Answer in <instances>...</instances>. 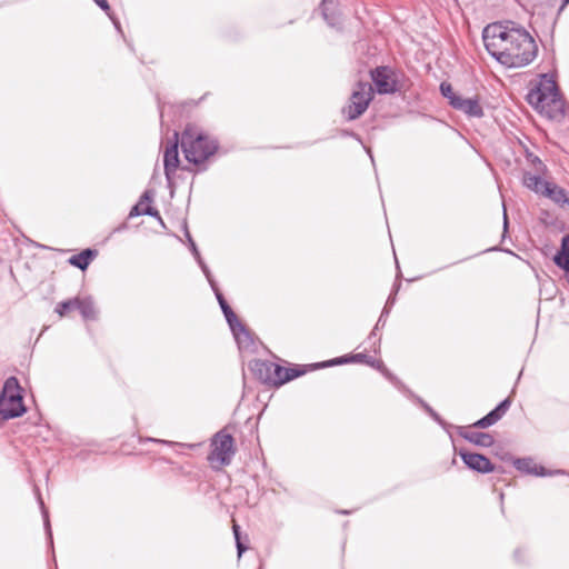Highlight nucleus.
<instances>
[{"instance_id": "f257e3e1", "label": "nucleus", "mask_w": 569, "mask_h": 569, "mask_svg": "<svg viewBox=\"0 0 569 569\" xmlns=\"http://www.w3.org/2000/svg\"><path fill=\"white\" fill-rule=\"evenodd\" d=\"M482 40L489 54L508 68L526 67L538 53L532 36L513 21L488 24L482 31Z\"/></svg>"}, {"instance_id": "f03ea898", "label": "nucleus", "mask_w": 569, "mask_h": 569, "mask_svg": "<svg viewBox=\"0 0 569 569\" xmlns=\"http://www.w3.org/2000/svg\"><path fill=\"white\" fill-rule=\"evenodd\" d=\"M528 102L540 112H546L550 118L566 114V102L560 90L549 74H542L541 81L527 96Z\"/></svg>"}, {"instance_id": "7ed1b4c3", "label": "nucleus", "mask_w": 569, "mask_h": 569, "mask_svg": "<svg viewBox=\"0 0 569 569\" xmlns=\"http://www.w3.org/2000/svg\"><path fill=\"white\" fill-rule=\"evenodd\" d=\"M180 144L188 162L202 164L218 150V141L200 132L193 126H187L181 133Z\"/></svg>"}, {"instance_id": "20e7f679", "label": "nucleus", "mask_w": 569, "mask_h": 569, "mask_svg": "<svg viewBox=\"0 0 569 569\" xmlns=\"http://www.w3.org/2000/svg\"><path fill=\"white\" fill-rule=\"evenodd\" d=\"M26 412L21 388L17 378L10 377L4 382L0 395V421L20 417Z\"/></svg>"}, {"instance_id": "39448f33", "label": "nucleus", "mask_w": 569, "mask_h": 569, "mask_svg": "<svg viewBox=\"0 0 569 569\" xmlns=\"http://www.w3.org/2000/svg\"><path fill=\"white\" fill-rule=\"evenodd\" d=\"M373 98V89L369 82H358L350 97V103L342 109L348 120H356L368 108Z\"/></svg>"}, {"instance_id": "423d86ee", "label": "nucleus", "mask_w": 569, "mask_h": 569, "mask_svg": "<svg viewBox=\"0 0 569 569\" xmlns=\"http://www.w3.org/2000/svg\"><path fill=\"white\" fill-rule=\"evenodd\" d=\"M212 459H216L223 466H228L234 453V440L233 437L224 430L218 431L212 438Z\"/></svg>"}, {"instance_id": "0eeeda50", "label": "nucleus", "mask_w": 569, "mask_h": 569, "mask_svg": "<svg viewBox=\"0 0 569 569\" xmlns=\"http://www.w3.org/2000/svg\"><path fill=\"white\" fill-rule=\"evenodd\" d=\"M220 308L237 342L239 345H248L251 341L249 330L238 319L229 303L227 301H222Z\"/></svg>"}, {"instance_id": "6e6552de", "label": "nucleus", "mask_w": 569, "mask_h": 569, "mask_svg": "<svg viewBox=\"0 0 569 569\" xmlns=\"http://www.w3.org/2000/svg\"><path fill=\"white\" fill-rule=\"evenodd\" d=\"M179 133L174 131L172 140L167 142L163 151L164 174L168 180L176 173L179 160Z\"/></svg>"}, {"instance_id": "1a4fd4ad", "label": "nucleus", "mask_w": 569, "mask_h": 569, "mask_svg": "<svg viewBox=\"0 0 569 569\" xmlns=\"http://www.w3.org/2000/svg\"><path fill=\"white\" fill-rule=\"evenodd\" d=\"M458 455L462 459L463 463L473 471L489 473L495 470L493 463L481 453L468 452L460 449Z\"/></svg>"}, {"instance_id": "9d476101", "label": "nucleus", "mask_w": 569, "mask_h": 569, "mask_svg": "<svg viewBox=\"0 0 569 569\" xmlns=\"http://www.w3.org/2000/svg\"><path fill=\"white\" fill-rule=\"evenodd\" d=\"M511 399L508 397L499 402L496 408L489 411L485 417L472 423L473 428L486 429L498 422L509 410Z\"/></svg>"}, {"instance_id": "9b49d317", "label": "nucleus", "mask_w": 569, "mask_h": 569, "mask_svg": "<svg viewBox=\"0 0 569 569\" xmlns=\"http://www.w3.org/2000/svg\"><path fill=\"white\" fill-rule=\"evenodd\" d=\"M371 79L380 94L395 93L398 90L396 81L390 79L386 67L371 70Z\"/></svg>"}, {"instance_id": "f8f14e48", "label": "nucleus", "mask_w": 569, "mask_h": 569, "mask_svg": "<svg viewBox=\"0 0 569 569\" xmlns=\"http://www.w3.org/2000/svg\"><path fill=\"white\" fill-rule=\"evenodd\" d=\"M378 361L379 360H376L372 357H370L363 352H360V353H355V355H349V356L337 357L331 360L317 363V365H315V367L316 368H327V367L345 365V363H349V362H357V363H366V365L377 369Z\"/></svg>"}, {"instance_id": "ddd939ff", "label": "nucleus", "mask_w": 569, "mask_h": 569, "mask_svg": "<svg viewBox=\"0 0 569 569\" xmlns=\"http://www.w3.org/2000/svg\"><path fill=\"white\" fill-rule=\"evenodd\" d=\"M152 197H153L152 191L146 190L142 193V196L140 197V200L138 201V203H136L131 208L128 218L130 219L133 217L146 214V216L154 217L160 222H162L159 211L150 204L152 202Z\"/></svg>"}, {"instance_id": "4468645a", "label": "nucleus", "mask_w": 569, "mask_h": 569, "mask_svg": "<svg viewBox=\"0 0 569 569\" xmlns=\"http://www.w3.org/2000/svg\"><path fill=\"white\" fill-rule=\"evenodd\" d=\"M322 18L331 28L340 29L342 27L341 12L335 0H322L320 4Z\"/></svg>"}, {"instance_id": "2eb2a0df", "label": "nucleus", "mask_w": 569, "mask_h": 569, "mask_svg": "<svg viewBox=\"0 0 569 569\" xmlns=\"http://www.w3.org/2000/svg\"><path fill=\"white\" fill-rule=\"evenodd\" d=\"M453 109L463 112L470 118L483 117V109L478 98H463L456 99Z\"/></svg>"}, {"instance_id": "dca6fc26", "label": "nucleus", "mask_w": 569, "mask_h": 569, "mask_svg": "<svg viewBox=\"0 0 569 569\" xmlns=\"http://www.w3.org/2000/svg\"><path fill=\"white\" fill-rule=\"evenodd\" d=\"M458 433L460 437L478 447L489 448L495 443V438L487 432L469 431L465 427H459Z\"/></svg>"}, {"instance_id": "f3484780", "label": "nucleus", "mask_w": 569, "mask_h": 569, "mask_svg": "<svg viewBox=\"0 0 569 569\" xmlns=\"http://www.w3.org/2000/svg\"><path fill=\"white\" fill-rule=\"evenodd\" d=\"M542 174L543 173L525 171L522 174V184L529 190L543 196L545 189L548 188L550 182L543 180Z\"/></svg>"}, {"instance_id": "a211bd4d", "label": "nucleus", "mask_w": 569, "mask_h": 569, "mask_svg": "<svg viewBox=\"0 0 569 569\" xmlns=\"http://www.w3.org/2000/svg\"><path fill=\"white\" fill-rule=\"evenodd\" d=\"M272 363L273 362L264 360H253L250 362L249 368L261 382L271 385Z\"/></svg>"}, {"instance_id": "6ab92c4d", "label": "nucleus", "mask_w": 569, "mask_h": 569, "mask_svg": "<svg viewBox=\"0 0 569 569\" xmlns=\"http://www.w3.org/2000/svg\"><path fill=\"white\" fill-rule=\"evenodd\" d=\"M543 196L548 197L560 207H567L569 209V197L563 188L550 182L548 188L545 189Z\"/></svg>"}, {"instance_id": "aec40b11", "label": "nucleus", "mask_w": 569, "mask_h": 569, "mask_svg": "<svg viewBox=\"0 0 569 569\" xmlns=\"http://www.w3.org/2000/svg\"><path fill=\"white\" fill-rule=\"evenodd\" d=\"M553 262L560 269H569V233L561 239V246L553 257Z\"/></svg>"}, {"instance_id": "412c9836", "label": "nucleus", "mask_w": 569, "mask_h": 569, "mask_svg": "<svg viewBox=\"0 0 569 569\" xmlns=\"http://www.w3.org/2000/svg\"><path fill=\"white\" fill-rule=\"evenodd\" d=\"M97 256V251L91 249H86L78 254L70 257L69 263L74 266L81 270H86L91 262V260Z\"/></svg>"}, {"instance_id": "4be33fe9", "label": "nucleus", "mask_w": 569, "mask_h": 569, "mask_svg": "<svg viewBox=\"0 0 569 569\" xmlns=\"http://www.w3.org/2000/svg\"><path fill=\"white\" fill-rule=\"evenodd\" d=\"M81 300L82 298L81 297H74V298H71V299H68V300H64V301H61L59 302L57 306H56V309L54 311L60 316V317H66L68 316L71 311H79V308H80V305H81Z\"/></svg>"}, {"instance_id": "5701e85b", "label": "nucleus", "mask_w": 569, "mask_h": 569, "mask_svg": "<svg viewBox=\"0 0 569 569\" xmlns=\"http://www.w3.org/2000/svg\"><path fill=\"white\" fill-rule=\"evenodd\" d=\"M79 312L84 320H92L97 317V310L91 298L82 297Z\"/></svg>"}, {"instance_id": "b1692460", "label": "nucleus", "mask_w": 569, "mask_h": 569, "mask_svg": "<svg viewBox=\"0 0 569 569\" xmlns=\"http://www.w3.org/2000/svg\"><path fill=\"white\" fill-rule=\"evenodd\" d=\"M187 238H188V241H189V248L194 257V259L197 260L199 267L201 268L202 272L204 276H210V269L209 267L206 264V262L203 261V259L201 258V254L197 248V244L196 242L193 241V239L191 238L190 233L187 231Z\"/></svg>"}, {"instance_id": "393cba45", "label": "nucleus", "mask_w": 569, "mask_h": 569, "mask_svg": "<svg viewBox=\"0 0 569 569\" xmlns=\"http://www.w3.org/2000/svg\"><path fill=\"white\" fill-rule=\"evenodd\" d=\"M377 369L400 391L406 393V389H408L392 372H390L382 361L377 362Z\"/></svg>"}, {"instance_id": "a878e982", "label": "nucleus", "mask_w": 569, "mask_h": 569, "mask_svg": "<svg viewBox=\"0 0 569 569\" xmlns=\"http://www.w3.org/2000/svg\"><path fill=\"white\" fill-rule=\"evenodd\" d=\"M525 154H526V160L532 167L533 172H537V173L546 172L547 167L538 156H536L528 149H526Z\"/></svg>"}, {"instance_id": "bb28decb", "label": "nucleus", "mask_w": 569, "mask_h": 569, "mask_svg": "<svg viewBox=\"0 0 569 569\" xmlns=\"http://www.w3.org/2000/svg\"><path fill=\"white\" fill-rule=\"evenodd\" d=\"M283 376H288V368L277 363H272V381L271 386H282L287 381H282Z\"/></svg>"}, {"instance_id": "cd10ccee", "label": "nucleus", "mask_w": 569, "mask_h": 569, "mask_svg": "<svg viewBox=\"0 0 569 569\" xmlns=\"http://www.w3.org/2000/svg\"><path fill=\"white\" fill-rule=\"evenodd\" d=\"M513 466L520 472L532 475V468H536L531 458H517L513 460Z\"/></svg>"}, {"instance_id": "c85d7f7f", "label": "nucleus", "mask_w": 569, "mask_h": 569, "mask_svg": "<svg viewBox=\"0 0 569 569\" xmlns=\"http://www.w3.org/2000/svg\"><path fill=\"white\" fill-rule=\"evenodd\" d=\"M439 89L441 94L448 99L449 104L453 108L456 99H459L460 96L453 91L452 86L447 81L441 82Z\"/></svg>"}, {"instance_id": "c756f323", "label": "nucleus", "mask_w": 569, "mask_h": 569, "mask_svg": "<svg viewBox=\"0 0 569 569\" xmlns=\"http://www.w3.org/2000/svg\"><path fill=\"white\" fill-rule=\"evenodd\" d=\"M566 471L561 469L556 470H549L542 466H536V468H532V475L539 476V477H551L556 475H565Z\"/></svg>"}, {"instance_id": "7c9ffc66", "label": "nucleus", "mask_w": 569, "mask_h": 569, "mask_svg": "<svg viewBox=\"0 0 569 569\" xmlns=\"http://www.w3.org/2000/svg\"><path fill=\"white\" fill-rule=\"evenodd\" d=\"M212 291L214 292V296L219 302V306L222 305V301H227L222 295V292L220 291L216 280L213 279L212 274L210 273V276H206Z\"/></svg>"}, {"instance_id": "2f4dec72", "label": "nucleus", "mask_w": 569, "mask_h": 569, "mask_svg": "<svg viewBox=\"0 0 569 569\" xmlns=\"http://www.w3.org/2000/svg\"><path fill=\"white\" fill-rule=\"evenodd\" d=\"M303 373H306V370L301 369L300 367L288 368V376H283L282 381L289 382L292 379L302 376Z\"/></svg>"}, {"instance_id": "473e14b6", "label": "nucleus", "mask_w": 569, "mask_h": 569, "mask_svg": "<svg viewBox=\"0 0 569 569\" xmlns=\"http://www.w3.org/2000/svg\"><path fill=\"white\" fill-rule=\"evenodd\" d=\"M233 533H234V538H236L238 558H240L242 556V553L247 550V547L240 541L239 526L233 525Z\"/></svg>"}, {"instance_id": "72a5a7b5", "label": "nucleus", "mask_w": 569, "mask_h": 569, "mask_svg": "<svg viewBox=\"0 0 569 569\" xmlns=\"http://www.w3.org/2000/svg\"><path fill=\"white\" fill-rule=\"evenodd\" d=\"M408 398L410 399H413L418 405L421 406V408L427 412L428 408H430V406L423 400L421 399L420 397H418L417 395H415L410 389H406V393H405Z\"/></svg>"}, {"instance_id": "f704fd0d", "label": "nucleus", "mask_w": 569, "mask_h": 569, "mask_svg": "<svg viewBox=\"0 0 569 569\" xmlns=\"http://www.w3.org/2000/svg\"><path fill=\"white\" fill-rule=\"evenodd\" d=\"M427 413L442 428H447V422L431 407L428 408Z\"/></svg>"}, {"instance_id": "c9c22d12", "label": "nucleus", "mask_w": 569, "mask_h": 569, "mask_svg": "<svg viewBox=\"0 0 569 569\" xmlns=\"http://www.w3.org/2000/svg\"><path fill=\"white\" fill-rule=\"evenodd\" d=\"M389 315V309L388 308H383L382 309V312L375 326V330H378L380 327H383L386 325V318L388 317Z\"/></svg>"}, {"instance_id": "e433bc0d", "label": "nucleus", "mask_w": 569, "mask_h": 569, "mask_svg": "<svg viewBox=\"0 0 569 569\" xmlns=\"http://www.w3.org/2000/svg\"><path fill=\"white\" fill-rule=\"evenodd\" d=\"M399 287H400V283L395 286V289H393L392 293L387 299L385 308H388L390 310V308L393 306V303L396 301V295H397V292L399 290Z\"/></svg>"}, {"instance_id": "4c0bfd02", "label": "nucleus", "mask_w": 569, "mask_h": 569, "mask_svg": "<svg viewBox=\"0 0 569 569\" xmlns=\"http://www.w3.org/2000/svg\"><path fill=\"white\" fill-rule=\"evenodd\" d=\"M109 20H111V22L113 23L117 31L122 36L123 32H122L119 20L117 18H114L110 12H109Z\"/></svg>"}, {"instance_id": "58836bf2", "label": "nucleus", "mask_w": 569, "mask_h": 569, "mask_svg": "<svg viewBox=\"0 0 569 569\" xmlns=\"http://www.w3.org/2000/svg\"><path fill=\"white\" fill-rule=\"evenodd\" d=\"M376 331L377 330L373 329L368 337V341L373 346L380 342V338H377Z\"/></svg>"}, {"instance_id": "ea45409f", "label": "nucleus", "mask_w": 569, "mask_h": 569, "mask_svg": "<svg viewBox=\"0 0 569 569\" xmlns=\"http://www.w3.org/2000/svg\"><path fill=\"white\" fill-rule=\"evenodd\" d=\"M43 516H44V526H46V528H47V530H48L49 536L51 537V532H50V523H49V518H48V513H47V511H43Z\"/></svg>"}, {"instance_id": "a19ab883", "label": "nucleus", "mask_w": 569, "mask_h": 569, "mask_svg": "<svg viewBox=\"0 0 569 569\" xmlns=\"http://www.w3.org/2000/svg\"><path fill=\"white\" fill-rule=\"evenodd\" d=\"M96 3L104 11H107V0H94Z\"/></svg>"}, {"instance_id": "79ce46f5", "label": "nucleus", "mask_w": 569, "mask_h": 569, "mask_svg": "<svg viewBox=\"0 0 569 569\" xmlns=\"http://www.w3.org/2000/svg\"><path fill=\"white\" fill-rule=\"evenodd\" d=\"M568 4H569V0H562V3L559 8L558 13H560Z\"/></svg>"}, {"instance_id": "37998d69", "label": "nucleus", "mask_w": 569, "mask_h": 569, "mask_svg": "<svg viewBox=\"0 0 569 569\" xmlns=\"http://www.w3.org/2000/svg\"><path fill=\"white\" fill-rule=\"evenodd\" d=\"M503 227H505V230L507 229L508 227V218H507V212L506 210L503 211Z\"/></svg>"}, {"instance_id": "c03bdc74", "label": "nucleus", "mask_w": 569, "mask_h": 569, "mask_svg": "<svg viewBox=\"0 0 569 569\" xmlns=\"http://www.w3.org/2000/svg\"><path fill=\"white\" fill-rule=\"evenodd\" d=\"M150 441L159 442V443H164V445H170L171 443V442H169L167 440H159V439H150Z\"/></svg>"}, {"instance_id": "a18cd8bd", "label": "nucleus", "mask_w": 569, "mask_h": 569, "mask_svg": "<svg viewBox=\"0 0 569 569\" xmlns=\"http://www.w3.org/2000/svg\"><path fill=\"white\" fill-rule=\"evenodd\" d=\"M566 272V280L569 283V269H562Z\"/></svg>"}, {"instance_id": "49530a36", "label": "nucleus", "mask_w": 569, "mask_h": 569, "mask_svg": "<svg viewBox=\"0 0 569 569\" xmlns=\"http://www.w3.org/2000/svg\"><path fill=\"white\" fill-rule=\"evenodd\" d=\"M160 118L162 119L163 118V106H160Z\"/></svg>"}, {"instance_id": "de8ad7c7", "label": "nucleus", "mask_w": 569, "mask_h": 569, "mask_svg": "<svg viewBox=\"0 0 569 569\" xmlns=\"http://www.w3.org/2000/svg\"><path fill=\"white\" fill-rule=\"evenodd\" d=\"M519 553H520V550H516L515 551V557L518 558L519 557Z\"/></svg>"}, {"instance_id": "09e8293b", "label": "nucleus", "mask_w": 569, "mask_h": 569, "mask_svg": "<svg viewBox=\"0 0 569 569\" xmlns=\"http://www.w3.org/2000/svg\"><path fill=\"white\" fill-rule=\"evenodd\" d=\"M341 513H343V515H348V513H349V511L343 510V511H341Z\"/></svg>"}, {"instance_id": "8fccbe9b", "label": "nucleus", "mask_w": 569, "mask_h": 569, "mask_svg": "<svg viewBox=\"0 0 569 569\" xmlns=\"http://www.w3.org/2000/svg\"><path fill=\"white\" fill-rule=\"evenodd\" d=\"M259 569H262V563H261V562H260V565H259Z\"/></svg>"}]
</instances>
